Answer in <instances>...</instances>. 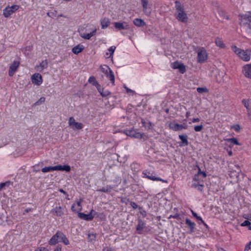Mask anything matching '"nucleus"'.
<instances>
[{
    "mask_svg": "<svg viewBox=\"0 0 251 251\" xmlns=\"http://www.w3.org/2000/svg\"><path fill=\"white\" fill-rule=\"evenodd\" d=\"M176 12L175 13V17L176 19L182 23H186L188 20V17L187 14L184 11V6L181 4L180 2L178 0L175 1Z\"/></svg>",
    "mask_w": 251,
    "mask_h": 251,
    "instance_id": "1",
    "label": "nucleus"
},
{
    "mask_svg": "<svg viewBox=\"0 0 251 251\" xmlns=\"http://www.w3.org/2000/svg\"><path fill=\"white\" fill-rule=\"evenodd\" d=\"M231 48L232 51L243 60L245 61H248L250 60L251 50H243L240 48H237L235 45H232Z\"/></svg>",
    "mask_w": 251,
    "mask_h": 251,
    "instance_id": "2",
    "label": "nucleus"
},
{
    "mask_svg": "<svg viewBox=\"0 0 251 251\" xmlns=\"http://www.w3.org/2000/svg\"><path fill=\"white\" fill-rule=\"evenodd\" d=\"M56 170L65 171L67 172H69L71 171V167L68 165L64 166L58 165L55 166L45 167L42 169V172L44 173Z\"/></svg>",
    "mask_w": 251,
    "mask_h": 251,
    "instance_id": "3",
    "label": "nucleus"
},
{
    "mask_svg": "<svg viewBox=\"0 0 251 251\" xmlns=\"http://www.w3.org/2000/svg\"><path fill=\"white\" fill-rule=\"evenodd\" d=\"M90 32L88 33H86L84 32L83 29H79L78 32L80 36L86 40L90 39L92 37L94 36L97 32V28L94 27L91 29V30H89Z\"/></svg>",
    "mask_w": 251,
    "mask_h": 251,
    "instance_id": "4",
    "label": "nucleus"
},
{
    "mask_svg": "<svg viewBox=\"0 0 251 251\" xmlns=\"http://www.w3.org/2000/svg\"><path fill=\"white\" fill-rule=\"evenodd\" d=\"M20 8L18 5H13L11 6H7L3 11V15L5 18L9 17L11 14L18 10Z\"/></svg>",
    "mask_w": 251,
    "mask_h": 251,
    "instance_id": "5",
    "label": "nucleus"
},
{
    "mask_svg": "<svg viewBox=\"0 0 251 251\" xmlns=\"http://www.w3.org/2000/svg\"><path fill=\"white\" fill-rule=\"evenodd\" d=\"M68 125L74 129L79 130L83 127V125L81 123L76 122L73 117L69 118Z\"/></svg>",
    "mask_w": 251,
    "mask_h": 251,
    "instance_id": "6",
    "label": "nucleus"
},
{
    "mask_svg": "<svg viewBox=\"0 0 251 251\" xmlns=\"http://www.w3.org/2000/svg\"><path fill=\"white\" fill-rule=\"evenodd\" d=\"M32 83L37 86L40 85L43 82V78L41 74L35 73L31 77Z\"/></svg>",
    "mask_w": 251,
    "mask_h": 251,
    "instance_id": "7",
    "label": "nucleus"
},
{
    "mask_svg": "<svg viewBox=\"0 0 251 251\" xmlns=\"http://www.w3.org/2000/svg\"><path fill=\"white\" fill-rule=\"evenodd\" d=\"M55 234L57 240L59 242H63L66 245L69 244L70 242L69 240L62 232L60 231H57Z\"/></svg>",
    "mask_w": 251,
    "mask_h": 251,
    "instance_id": "8",
    "label": "nucleus"
},
{
    "mask_svg": "<svg viewBox=\"0 0 251 251\" xmlns=\"http://www.w3.org/2000/svg\"><path fill=\"white\" fill-rule=\"evenodd\" d=\"M207 58V55L206 50L202 49L198 52L197 61L199 63H203Z\"/></svg>",
    "mask_w": 251,
    "mask_h": 251,
    "instance_id": "9",
    "label": "nucleus"
},
{
    "mask_svg": "<svg viewBox=\"0 0 251 251\" xmlns=\"http://www.w3.org/2000/svg\"><path fill=\"white\" fill-rule=\"evenodd\" d=\"M20 65V61L18 60H14L13 63L10 66L9 71H8V75L10 76H12L15 72L17 71Z\"/></svg>",
    "mask_w": 251,
    "mask_h": 251,
    "instance_id": "10",
    "label": "nucleus"
},
{
    "mask_svg": "<svg viewBox=\"0 0 251 251\" xmlns=\"http://www.w3.org/2000/svg\"><path fill=\"white\" fill-rule=\"evenodd\" d=\"M50 213L54 216L62 217L64 214V209L61 206H56L51 210Z\"/></svg>",
    "mask_w": 251,
    "mask_h": 251,
    "instance_id": "11",
    "label": "nucleus"
},
{
    "mask_svg": "<svg viewBox=\"0 0 251 251\" xmlns=\"http://www.w3.org/2000/svg\"><path fill=\"white\" fill-rule=\"evenodd\" d=\"M172 68L174 69H178L179 72L181 74H184L186 72L185 66L177 61H176L172 64Z\"/></svg>",
    "mask_w": 251,
    "mask_h": 251,
    "instance_id": "12",
    "label": "nucleus"
},
{
    "mask_svg": "<svg viewBox=\"0 0 251 251\" xmlns=\"http://www.w3.org/2000/svg\"><path fill=\"white\" fill-rule=\"evenodd\" d=\"M114 27L119 29V30H122V29H129L130 27L129 25L128 24V23L126 22H115L114 23Z\"/></svg>",
    "mask_w": 251,
    "mask_h": 251,
    "instance_id": "13",
    "label": "nucleus"
},
{
    "mask_svg": "<svg viewBox=\"0 0 251 251\" xmlns=\"http://www.w3.org/2000/svg\"><path fill=\"white\" fill-rule=\"evenodd\" d=\"M82 200H80L77 201L76 203H74L71 206V210L74 212H78L82 210V206L81 205Z\"/></svg>",
    "mask_w": 251,
    "mask_h": 251,
    "instance_id": "14",
    "label": "nucleus"
},
{
    "mask_svg": "<svg viewBox=\"0 0 251 251\" xmlns=\"http://www.w3.org/2000/svg\"><path fill=\"white\" fill-rule=\"evenodd\" d=\"M170 128L175 131L181 130L183 129H186L187 126L178 124H171L169 126Z\"/></svg>",
    "mask_w": 251,
    "mask_h": 251,
    "instance_id": "15",
    "label": "nucleus"
},
{
    "mask_svg": "<svg viewBox=\"0 0 251 251\" xmlns=\"http://www.w3.org/2000/svg\"><path fill=\"white\" fill-rule=\"evenodd\" d=\"M241 22L243 24L247 25L248 27L251 28V13L249 15H245Z\"/></svg>",
    "mask_w": 251,
    "mask_h": 251,
    "instance_id": "16",
    "label": "nucleus"
},
{
    "mask_svg": "<svg viewBox=\"0 0 251 251\" xmlns=\"http://www.w3.org/2000/svg\"><path fill=\"white\" fill-rule=\"evenodd\" d=\"M185 223L188 226L190 229L189 233H192L195 231L196 224L194 222H192L190 219L186 218Z\"/></svg>",
    "mask_w": 251,
    "mask_h": 251,
    "instance_id": "17",
    "label": "nucleus"
},
{
    "mask_svg": "<svg viewBox=\"0 0 251 251\" xmlns=\"http://www.w3.org/2000/svg\"><path fill=\"white\" fill-rule=\"evenodd\" d=\"M78 216L81 219L86 221H91L93 220L94 216L91 213L89 214H84L83 213L78 212Z\"/></svg>",
    "mask_w": 251,
    "mask_h": 251,
    "instance_id": "18",
    "label": "nucleus"
},
{
    "mask_svg": "<svg viewBox=\"0 0 251 251\" xmlns=\"http://www.w3.org/2000/svg\"><path fill=\"white\" fill-rule=\"evenodd\" d=\"M48 66V62L47 60H45L42 61L40 63L39 65H36L35 68L37 69V71L41 72L44 69L47 68Z\"/></svg>",
    "mask_w": 251,
    "mask_h": 251,
    "instance_id": "19",
    "label": "nucleus"
},
{
    "mask_svg": "<svg viewBox=\"0 0 251 251\" xmlns=\"http://www.w3.org/2000/svg\"><path fill=\"white\" fill-rule=\"evenodd\" d=\"M243 73L246 77L251 79V64H247L244 67Z\"/></svg>",
    "mask_w": 251,
    "mask_h": 251,
    "instance_id": "20",
    "label": "nucleus"
},
{
    "mask_svg": "<svg viewBox=\"0 0 251 251\" xmlns=\"http://www.w3.org/2000/svg\"><path fill=\"white\" fill-rule=\"evenodd\" d=\"M100 24L102 29L106 28L110 25V20L107 18H104L100 20Z\"/></svg>",
    "mask_w": 251,
    "mask_h": 251,
    "instance_id": "21",
    "label": "nucleus"
},
{
    "mask_svg": "<svg viewBox=\"0 0 251 251\" xmlns=\"http://www.w3.org/2000/svg\"><path fill=\"white\" fill-rule=\"evenodd\" d=\"M145 226V223L141 219L138 220V223L136 226V230L139 234L142 233V230Z\"/></svg>",
    "mask_w": 251,
    "mask_h": 251,
    "instance_id": "22",
    "label": "nucleus"
},
{
    "mask_svg": "<svg viewBox=\"0 0 251 251\" xmlns=\"http://www.w3.org/2000/svg\"><path fill=\"white\" fill-rule=\"evenodd\" d=\"M84 50V46L82 45H78L75 47H74L72 49V52L75 54H77L81 52Z\"/></svg>",
    "mask_w": 251,
    "mask_h": 251,
    "instance_id": "23",
    "label": "nucleus"
},
{
    "mask_svg": "<svg viewBox=\"0 0 251 251\" xmlns=\"http://www.w3.org/2000/svg\"><path fill=\"white\" fill-rule=\"evenodd\" d=\"M242 103L244 104V106L247 109V111H249L250 110H251V100L243 99L242 100Z\"/></svg>",
    "mask_w": 251,
    "mask_h": 251,
    "instance_id": "24",
    "label": "nucleus"
},
{
    "mask_svg": "<svg viewBox=\"0 0 251 251\" xmlns=\"http://www.w3.org/2000/svg\"><path fill=\"white\" fill-rule=\"evenodd\" d=\"M134 24L138 26H143L146 25L145 22L142 19L136 18L133 21Z\"/></svg>",
    "mask_w": 251,
    "mask_h": 251,
    "instance_id": "25",
    "label": "nucleus"
},
{
    "mask_svg": "<svg viewBox=\"0 0 251 251\" xmlns=\"http://www.w3.org/2000/svg\"><path fill=\"white\" fill-rule=\"evenodd\" d=\"M145 176H146V177L151 180H153V181H162V182H166L167 181H165V180H164L163 179H161V178L160 177H155V176H149V175H147V174L146 173H143Z\"/></svg>",
    "mask_w": 251,
    "mask_h": 251,
    "instance_id": "26",
    "label": "nucleus"
},
{
    "mask_svg": "<svg viewBox=\"0 0 251 251\" xmlns=\"http://www.w3.org/2000/svg\"><path fill=\"white\" fill-rule=\"evenodd\" d=\"M97 89L101 96L103 97H107L110 94V92L108 90H105L103 88L101 89L99 88V87H98Z\"/></svg>",
    "mask_w": 251,
    "mask_h": 251,
    "instance_id": "27",
    "label": "nucleus"
},
{
    "mask_svg": "<svg viewBox=\"0 0 251 251\" xmlns=\"http://www.w3.org/2000/svg\"><path fill=\"white\" fill-rule=\"evenodd\" d=\"M215 43L216 45L221 48H224L225 47V44L223 43V40L221 38L217 37L215 39Z\"/></svg>",
    "mask_w": 251,
    "mask_h": 251,
    "instance_id": "28",
    "label": "nucleus"
},
{
    "mask_svg": "<svg viewBox=\"0 0 251 251\" xmlns=\"http://www.w3.org/2000/svg\"><path fill=\"white\" fill-rule=\"evenodd\" d=\"M59 241L57 240V238L56 237V234H54L53 236H52V237L50 239V240L49 241V244L50 245H55L57 243H58Z\"/></svg>",
    "mask_w": 251,
    "mask_h": 251,
    "instance_id": "29",
    "label": "nucleus"
},
{
    "mask_svg": "<svg viewBox=\"0 0 251 251\" xmlns=\"http://www.w3.org/2000/svg\"><path fill=\"white\" fill-rule=\"evenodd\" d=\"M218 11L219 14L224 19H225L226 20L229 19L228 15L226 14V12L223 9L220 8H218Z\"/></svg>",
    "mask_w": 251,
    "mask_h": 251,
    "instance_id": "30",
    "label": "nucleus"
},
{
    "mask_svg": "<svg viewBox=\"0 0 251 251\" xmlns=\"http://www.w3.org/2000/svg\"><path fill=\"white\" fill-rule=\"evenodd\" d=\"M141 123L143 126L148 129H150L152 126V124L150 121L146 122L144 119H142Z\"/></svg>",
    "mask_w": 251,
    "mask_h": 251,
    "instance_id": "31",
    "label": "nucleus"
},
{
    "mask_svg": "<svg viewBox=\"0 0 251 251\" xmlns=\"http://www.w3.org/2000/svg\"><path fill=\"white\" fill-rule=\"evenodd\" d=\"M88 82L90 83H92L94 86L97 87V88L100 86L98 82L96 80L95 77L93 76H91L89 77L88 79Z\"/></svg>",
    "mask_w": 251,
    "mask_h": 251,
    "instance_id": "32",
    "label": "nucleus"
},
{
    "mask_svg": "<svg viewBox=\"0 0 251 251\" xmlns=\"http://www.w3.org/2000/svg\"><path fill=\"white\" fill-rule=\"evenodd\" d=\"M187 136L186 135H179V138L181 140L182 143L184 146L188 145V141L187 140Z\"/></svg>",
    "mask_w": 251,
    "mask_h": 251,
    "instance_id": "33",
    "label": "nucleus"
},
{
    "mask_svg": "<svg viewBox=\"0 0 251 251\" xmlns=\"http://www.w3.org/2000/svg\"><path fill=\"white\" fill-rule=\"evenodd\" d=\"M132 137L135 138H147V136L144 134L141 133V132H137L135 130V133H134L133 136Z\"/></svg>",
    "mask_w": 251,
    "mask_h": 251,
    "instance_id": "34",
    "label": "nucleus"
},
{
    "mask_svg": "<svg viewBox=\"0 0 251 251\" xmlns=\"http://www.w3.org/2000/svg\"><path fill=\"white\" fill-rule=\"evenodd\" d=\"M192 187L197 188L198 190L201 191V192H203V184H199L198 183H193L192 184Z\"/></svg>",
    "mask_w": 251,
    "mask_h": 251,
    "instance_id": "35",
    "label": "nucleus"
},
{
    "mask_svg": "<svg viewBox=\"0 0 251 251\" xmlns=\"http://www.w3.org/2000/svg\"><path fill=\"white\" fill-rule=\"evenodd\" d=\"M102 72L104 73L106 75H108V74L111 71V70L107 65H104L101 67Z\"/></svg>",
    "mask_w": 251,
    "mask_h": 251,
    "instance_id": "36",
    "label": "nucleus"
},
{
    "mask_svg": "<svg viewBox=\"0 0 251 251\" xmlns=\"http://www.w3.org/2000/svg\"><path fill=\"white\" fill-rule=\"evenodd\" d=\"M106 76L114 84L115 82V76L112 71L108 74V75H106Z\"/></svg>",
    "mask_w": 251,
    "mask_h": 251,
    "instance_id": "37",
    "label": "nucleus"
},
{
    "mask_svg": "<svg viewBox=\"0 0 251 251\" xmlns=\"http://www.w3.org/2000/svg\"><path fill=\"white\" fill-rule=\"evenodd\" d=\"M200 175H202V177L203 178L205 177L206 176V174L205 173V172H201V169H199V172H198V175L197 176H195V177L193 178V180L194 181H198V176Z\"/></svg>",
    "mask_w": 251,
    "mask_h": 251,
    "instance_id": "38",
    "label": "nucleus"
},
{
    "mask_svg": "<svg viewBox=\"0 0 251 251\" xmlns=\"http://www.w3.org/2000/svg\"><path fill=\"white\" fill-rule=\"evenodd\" d=\"M225 141H228V142H231V143L234 144V145H239L240 144L239 143L238 140H237V139L235 138H227V139H225Z\"/></svg>",
    "mask_w": 251,
    "mask_h": 251,
    "instance_id": "39",
    "label": "nucleus"
},
{
    "mask_svg": "<svg viewBox=\"0 0 251 251\" xmlns=\"http://www.w3.org/2000/svg\"><path fill=\"white\" fill-rule=\"evenodd\" d=\"M112 189V187L107 186L105 187H102L101 189H100L99 191L104 193H108L110 192Z\"/></svg>",
    "mask_w": 251,
    "mask_h": 251,
    "instance_id": "40",
    "label": "nucleus"
},
{
    "mask_svg": "<svg viewBox=\"0 0 251 251\" xmlns=\"http://www.w3.org/2000/svg\"><path fill=\"white\" fill-rule=\"evenodd\" d=\"M197 91L199 93L208 92V90L205 87H198L197 88Z\"/></svg>",
    "mask_w": 251,
    "mask_h": 251,
    "instance_id": "41",
    "label": "nucleus"
},
{
    "mask_svg": "<svg viewBox=\"0 0 251 251\" xmlns=\"http://www.w3.org/2000/svg\"><path fill=\"white\" fill-rule=\"evenodd\" d=\"M141 1L143 7V10L145 11L148 7V0H141Z\"/></svg>",
    "mask_w": 251,
    "mask_h": 251,
    "instance_id": "42",
    "label": "nucleus"
},
{
    "mask_svg": "<svg viewBox=\"0 0 251 251\" xmlns=\"http://www.w3.org/2000/svg\"><path fill=\"white\" fill-rule=\"evenodd\" d=\"M96 235L93 233H89L88 235V241H92L96 240Z\"/></svg>",
    "mask_w": 251,
    "mask_h": 251,
    "instance_id": "43",
    "label": "nucleus"
},
{
    "mask_svg": "<svg viewBox=\"0 0 251 251\" xmlns=\"http://www.w3.org/2000/svg\"><path fill=\"white\" fill-rule=\"evenodd\" d=\"M203 128L202 125L195 126L194 127V130L196 132H200Z\"/></svg>",
    "mask_w": 251,
    "mask_h": 251,
    "instance_id": "44",
    "label": "nucleus"
},
{
    "mask_svg": "<svg viewBox=\"0 0 251 251\" xmlns=\"http://www.w3.org/2000/svg\"><path fill=\"white\" fill-rule=\"evenodd\" d=\"M125 133L127 136L132 137L134 133H135V130H127L125 131Z\"/></svg>",
    "mask_w": 251,
    "mask_h": 251,
    "instance_id": "45",
    "label": "nucleus"
},
{
    "mask_svg": "<svg viewBox=\"0 0 251 251\" xmlns=\"http://www.w3.org/2000/svg\"><path fill=\"white\" fill-rule=\"evenodd\" d=\"M124 87L126 90L127 93L130 94L131 95H133L134 94H135V92L134 91L132 90L131 89H130L126 85H125Z\"/></svg>",
    "mask_w": 251,
    "mask_h": 251,
    "instance_id": "46",
    "label": "nucleus"
},
{
    "mask_svg": "<svg viewBox=\"0 0 251 251\" xmlns=\"http://www.w3.org/2000/svg\"><path fill=\"white\" fill-rule=\"evenodd\" d=\"M244 251H251V241L246 245Z\"/></svg>",
    "mask_w": 251,
    "mask_h": 251,
    "instance_id": "47",
    "label": "nucleus"
},
{
    "mask_svg": "<svg viewBox=\"0 0 251 251\" xmlns=\"http://www.w3.org/2000/svg\"><path fill=\"white\" fill-rule=\"evenodd\" d=\"M115 49H116V47L115 46H112L109 48L108 50L110 52V56H111L113 55Z\"/></svg>",
    "mask_w": 251,
    "mask_h": 251,
    "instance_id": "48",
    "label": "nucleus"
},
{
    "mask_svg": "<svg viewBox=\"0 0 251 251\" xmlns=\"http://www.w3.org/2000/svg\"><path fill=\"white\" fill-rule=\"evenodd\" d=\"M35 251H49L48 249L43 247H40L37 248Z\"/></svg>",
    "mask_w": 251,
    "mask_h": 251,
    "instance_id": "49",
    "label": "nucleus"
},
{
    "mask_svg": "<svg viewBox=\"0 0 251 251\" xmlns=\"http://www.w3.org/2000/svg\"><path fill=\"white\" fill-rule=\"evenodd\" d=\"M250 225H251V222L248 220H246L243 223H242L241 225L242 226H250Z\"/></svg>",
    "mask_w": 251,
    "mask_h": 251,
    "instance_id": "50",
    "label": "nucleus"
},
{
    "mask_svg": "<svg viewBox=\"0 0 251 251\" xmlns=\"http://www.w3.org/2000/svg\"><path fill=\"white\" fill-rule=\"evenodd\" d=\"M232 128L237 132L239 131L241 128L240 125L238 124L234 125L232 126Z\"/></svg>",
    "mask_w": 251,
    "mask_h": 251,
    "instance_id": "51",
    "label": "nucleus"
},
{
    "mask_svg": "<svg viewBox=\"0 0 251 251\" xmlns=\"http://www.w3.org/2000/svg\"><path fill=\"white\" fill-rule=\"evenodd\" d=\"M45 101V98L41 97L38 101L36 102V104H39L41 103L44 102Z\"/></svg>",
    "mask_w": 251,
    "mask_h": 251,
    "instance_id": "52",
    "label": "nucleus"
},
{
    "mask_svg": "<svg viewBox=\"0 0 251 251\" xmlns=\"http://www.w3.org/2000/svg\"><path fill=\"white\" fill-rule=\"evenodd\" d=\"M130 204L133 209H135L137 208L138 205L135 202L131 201Z\"/></svg>",
    "mask_w": 251,
    "mask_h": 251,
    "instance_id": "53",
    "label": "nucleus"
},
{
    "mask_svg": "<svg viewBox=\"0 0 251 251\" xmlns=\"http://www.w3.org/2000/svg\"><path fill=\"white\" fill-rule=\"evenodd\" d=\"M171 218H174V219H179V215L177 213L175 214L174 215H170V217H169V219Z\"/></svg>",
    "mask_w": 251,
    "mask_h": 251,
    "instance_id": "54",
    "label": "nucleus"
},
{
    "mask_svg": "<svg viewBox=\"0 0 251 251\" xmlns=\"http://www.w3.org/2000/svg\"><path fill=\"white\" fill-rule=\"evenodd\" d=\"M8 184V182L1 183H0V191L3 189L5 186Z\"/></svg>",
    "mask_w": 251,
    "mask_h": 251,
    "instance_id": "55",
    "label": "nucleus"
},
{
    "mask_svg": "<svg viewBox=\"0 0 251 251\" xmlns=\"http://www.w3.org/2000/svg\"><path fill=\"white\" fill-rule=\"evenodd\" d=\"M62 250V246L60 245H58L56 246V247L54 250V251H61Z\"/></svg>",
    "mask_w": 251,
    "mask_h": 251,
    "instance_id": "56",
    "label": "nucleus"
},
{
    "mask_svg": "<svg viewBox=\"0 0 251 251\" xmlns=\"http://www.w3.org/2000/svg\"><path fill=\"white\" fill-rule=\"evenodd\" d=\"M32 210V208H26L25 210V212L23 214H25V213H27L30 211H31Z\"/></svg>",
    "mask_w": 251,
    "mask_h": 251,
    "instance_id": "57",
    "label": "nucleus"
},
{
    "mask_svg": "<svg viewBox=\"0 0 251 251\" xmlns=\"http://www.w3.org/2000/svg\"><path fill=\"white\" fill-rule=\"evenodd\" d=\"M200 121V119L198 118H193L192 119V122L193 123H198V122H199Z\"/></svg>",
    "mask_w": 251,
    "mask_h": 251,
    "instance_id": "58",
    "label": "nucleus"
},
{
    "mask_svg": "<svg viewBox=\"0 0 251 251\" xmlns=\"http://www.w3.org/2000/svg\"><path fill=\"white\" fill-rule=\"evenodd\" d=\"M247 112L248 119L251 121V110L247 111Z\"/></svg>",
    "mask_w": 251,
    "mask_h": 251,
    "instance_id": "59",
    "label": "nucleus"
},
{
    "mask_svg": "<svg viewBox=\"0 0 251 251\" xmlns=\"http://www.w3.org/2000/svg\"><path fill=\"white\" fill-rule=\"evenodd\" d=\"M196 219L198 221H201V223H203V221L200 216H198V217H197Z\"/></svg>",
    "mask_w": 251,
    "mask_h": 251,
    "instance_id": "60",
    "label": "nucleus"
},
{
    "mask_svg": "<svg viewBox=\"0 0 251 251\" xmlns=\"http://www.w3.org/2000/svg\"><path fill=\"white\" fill-rule=\"evenodd\" d=\"M191 212H192V214L193 216L194 217H195L196 218H197V217H198L199 216L197 215V213L194 212L193 210H191Z\"/></svg>",
    "mask_w": 251,
    "mask_h": 251,
    "instance_id": "61",
    "label": "nucleus"
},
{
    "mask_svg": "<svg viewBox=\"0 0 251 251\" xmlns=\"http://www.w3.org/2000/svg\"><path fill=\"white\" fill-rule=\"evenodd\" d=\"M190 113L189 112H186V117L188 118L190 116Z\"/></svg>",
    "mask_w": 251,
    "mask_h": 251,
    "instance_id": "62",
    "label": "nucleus"
},
{
    "mask_svg": "<svg viewBox=\"0 0 251 251\" xmlns=\"http://www.w3.org/2000/svg\"><path fill=\"white\" fill-rule=\"evenodd\" d=\"M206 228L208 227V226L205 223V222L203 221V223H201Z\"/></svg>",
    "mask_w": 251,
    "mask_h": 251,
    "instance_id": "63",
    "label": "nucleus"
},
{
    "mask_svg": "<svg viewBox=\"0 0 251 251\" xmlns=\"http://www.w3.org/2000/svg\"><path fill=\"white\" fill-rule=\"evenodd\" d=\"M235 167L236 168L238 171H240V168L238 165H235Z\"/></svg>",
    "mask_w": 251,
    "mask_h": 251,
    "instance_id": "64",
    "label": "nucleus"
}]
</instances>
